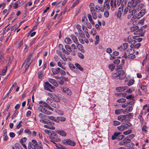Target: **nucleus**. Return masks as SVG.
<instances>
[{
	"mask_svg": "<svg viewBox=\"0 0 149 149\" xmlns=\"http://www.w3.org/2000/svg\"><path fill=\"white\" fill-rule=\"evenodd\" d=\"M113 123L114 125L116 126L120 124V123L118 121L114 120L113 121Z\"/></svg>",
	"mask_w": 149,
	"mask_h": 149,
	"instance_id": "obj_60",
	"label": "nucleus"
},
{
	"mask_svg": "<svg viewBox=\"0 0 149 149\" xmlns=\"http://www.w3.org/2000/svg\"><path fill=\"white\" fill-rule=\"evenodd\" d=\"M56 132L61 136H65L66 135V133L65 132L62 130H56Z\"/></svg>",
	"mask_w": 149,
	"mask_h": 149,
	"instance_id": "obj_25",
	"label": "nucleus"
},
{
	"mask_svg": "<svg viewBox=\"0 0 149 149\" xmlns=\"http://www.w3.org/2000/svg\"><path fill=\"white\" fill-rule=\"evenodd\" d=\"M139 86L142 90L144 91H147V86L146 85H143L141 83H140L139 84Z\"/></svg>",
	"mask_w": 149,
	"mask_h": 149,
	"instance_id": "obj_32",
	"label": "nucleus"
},
{
	"mask_svg": "<svg viewBox=\"0 0 149 149\" xmlns=\"http://www.w3.org/2000/svg\"><path fill=\"white\" fill-rule=\"evenodd\" d=\"M118 120H125L124 115L123 116H119L118 118Z\"/></svg>",
	"mask_w": 149,
	"mask_h": 149,
	"instance_id": "obj_47",
	"label": "nucleus"
},
{
	"mask_svg": "<svg viewBox=\"0 0 149 149\" xmlns=\"http://www.w3.org/2000/svg\"><path fill=\"white\" fill-rule=\"evenodd\" d=\"M69 66L70 68L72 70H73L75 68L74 66L72 64H69Z\"/></svg>",
	"mask_w": 149,
	"mask_h": 149,
	"instance_id": "obj_63",
	"label": "nucleus"
},
{
	"mask_svg": "<svg viewBox=\"0 0 149 149\" xmlns=\"http://www.w3.org/2000/svg\"><path fill=\"white\" fill-rule=\"evenodd\" d=\"M44 127L46 128L49 129H52V130H54L55 128L54 126H51L49 127V125H44Z\"/></svg>",
	"mask_w": 149,
	"mask_h": 149,
	"instance_id": "obj_52",
	"label": "nucleus"
},
{
	"mask_svg": "<svg viewBox=\"0 0 149 149\" xmlns=\"http://www.w3.org/2000/svg\"><path fill=\"white\" fill-rule=\"evenodd\" d=\"M92 15H91L90 14H88V19L90 23L93 25H94L95 24L94 22L93 21L92 18Z\"/></svg>",
	"mask_w": 149,
	"mask_h": 149,
	"instance_id": "obj_34",
	"label": "nucleus"
},
{
	"mask_svg": "<svg viewBox=\"0 0 149 149\" xmlns=\"http://www.w3.org/2000/svg\"><path fill=\"white\" fill-rule=\"evenodd\" d=\"M103 7L104 8V9H109L110 8V6L109 4V3L106 2V1H104V7Z\"/></svg>",
	"mask_w": 149,
	"mask_h": 149,
	"instance_id": "obj_36",
	"label": "nucleus"
},
{
	"mask_svg": "<svg viewBox=\"0 0 149 149\" xmlns=\"http://www.w3.org/2000/svg\"><path fill=\"white\" fill-rule=\"evenodd\" d=\"M28 149H43L42 145L40 142L38 143L35 140H33L31 142L28 143Z\"/></svg>",
	"mask_w": 149,
	"mask_h": 149,
	"instance_id": "obj_3",
	"label": "nucleus"
},
{
	"mask_svg": "<svg viewBox=\"0 0 149 149\" xmlns=\"http://www.w3.org/2000/svg\"><path fill=\"white\" fill-rule=\"evenodd\" d=\"M119 74L118 73V71L116 73H113L112 74V77L113 78H116L117 77H119Z\"/></svg>",
	"mask_w": 149,
	"mask_h": 149,
	"instance_id": "obj_56",
	"label": "nucleus"
},
{
	"mask_svg": "<svg viewBox=\"0 0 149 149\" xmlns=\"http://www.w3.org/2000/svg\"><path fill=\"white\" fill-rule=\"evenodd\" d=\"M63 143L65 144L69 145L74 146L75 145V143L74 141H72L70 139H67L63 141Z\"/></svg>",
	"mask_w": 149,
	"mask_h": 149,
	"instance_id": "obj_14",
	"label": "nucleus"
},
{
	"mask_svg": "<svg viewBox=\"0 0 149 149\" xmlns=\"http://www.w3.org/2000/svg\"><path fill=\"white\" fill-rule=\"evenodd\" d=\"M119 78L120 79H124L126 77V74L125 72L123 70H121L118 71Z\"/></svg>",
	"mask_w": 149,
	"mask_h": 149,
	"instance_id": "obj_12",
	"label": "nucleus"
},
{
	"mask_svg": "<svg viewBox=\"0 0 149 149\" xmlns=\"http://www.w3.org/2000/svg\"><path fill=\"white\" fill-rule=\"evenodd\" d=\"M77 47L78 49L80 51L82 52L84 50V47L82 45L80 44L77 43Z\"/></svg>",
	"mask_w": 149,
	"mask_h": 149,
	"instance_id": "obj_33",
	"label": "nucleus"
},
{
	"mask_svg": "<svg viewBox=\"0 0 149 149\" xmlns=\"http://www.w3.org/2000/svg\"><path fill=\"white\" fill-rule=\"evenodd\" d=\"M66 64V63H62L60 62H58L57 63L58 65L63 70H65L66 69V67L65 66V65Z\"/></svg>",
	"mask_w": 149,
	"mask_h": 149,
	"instance_id": "obj_27",
	"label": "nucleus"
},
{
	"mask_svg": "<svg viewBox=\"0 0 149 149\" xmlns=\"http://www.w3.org/2000/svg\"><path fill=\"white\" fill-rule=\"evenodd\" d=\"M134 49H129L127 51L126 54H130L131 53L133 54V53Z\"/></svg>",
	"mask_w": 149,
	"mask_h": 149,
	"instance_id": "obj_45",
	"label": "nucleus"
},
{
	"mask_svg": "<svg viewBox=\"0 0 149 149\" xmlns=\"http://www.w3.org/2000/svg\"><path fill=\"white\" fill-rule=\"evenodd\" d=\"M109 68L112 71L115 68V66L113 64H111L108 66Z\"/></svg>",
	"mask_w": 149,
	"mask_h": 149,
	"instance_id": "obj_59",
	"label": "nucleus"
},
{
	"mask_svg": "<svg viewBox=\"0 0 149 149\" xmlns=\"http://www.w3.org/2000/svg\"><path fill=\"white\" fill-rule=\"evenodd\" d=\"M130 141L131 140L127 137H126L122 142H123V144H125L130 142Z\"/></svg>",
	"mask_w": 149,
	"mask_h": 149,
	"instance_id": "obj_37",
	"label": "nucleus"
},
{
	"mask_svg": "<svg viewBox=\"0 0 149 149\" xmlns=\"http://www.w3.org/2000/svg\"><path fill=\"white\" fill-rule=\"evenodd\" d=\"M96 40L95 41V45H97L99 41V38L98 35H97L95 37Z\"/></svg>",
	"mask_w": 149,
	"mask_h": 149,
	"instance_id": "obj_49",
	"label": "nucleus"
},
{
	"mask_svg": "<svg viewBox=\"0 0 149 149\" xmlns=\"http://www.w3.org/2000/svg\"><path fill=\"white\" fill-rule=\"evenodd\" d=\"M51 134L50 138L52 142L55 143V142H58L60 141V139L58 137L57 135L55 132H52Z\"/></svg>",
	"mask_w": 149,
	"mask_h": 149,
	"instance_id": "obj_6",
	"label": "nucleus"
},
{
	"mask_svg": "<svg viewBox=\"0 0 149 149\" xmlns=\"http://www.w3.org/2000/svg\"><path fill=\"white\" fill-rule=\"evenodd\" d=\"M134 81V80L133 79H130L127 83V85L128 86H130L132 85L133 84Z\"/></svg>",
	"mask_w": 149,
	"mask_h": 149,
	"instance_id": "obj_48",
	"label": "nucleus"
},
{
	"mask_svg": "<svg viewBox=\"0 0 149 149\" xmlns=\"http://www.w3.org/2000/svg\"><path fill=\"white\" fill-rule=\"evenodd\" d=\"M65 47L68 52H71L72 51L71 47L70 45H65Z\"/></svg>",
	"mask_w": 149,
	"mask_h": 149,
	"instance_id": "obj_44",
	"label": "nucleus"
},
{
	"mask_svg": "<svg viewBox=\"0 0 149 149\" xmlns=\"http://www.w3.org/2000/svg\"><path fill=\"white\" fill-rule=\"evenodd\" d=\"M65 120V118L63 117H58L56 118V122H58L59 121H64Z\"/></svg>",
	"mask_w": 149,
	"mask_h": 149,
	"instance_id": "obj_30",
	"label": "nucleus"
},
{
	"mask_svg": "<svg viewBox=\"0 0 149 149\" xmlns=\"http://www.w3.org/2000/svg\"><path fill=\"white\" fill-rule=\"evenodd\" d=\"M44 89L46 90L51 92V89L54 90L55 88L51 85L49 82H45L44 83Z\"/></svg>",
	"mask_w": 149,
	"mask_h": 149,
	"instance_id": "obj_8",
	"label": "nucleus"
},
{
	"mask_svg": "<svg viewBox=\"0 0 149 149\" xmlns=\"http://www.w3.org/2000/svg\"><path fill=\"white\" fill-rule=\"evenodd\" d=\"M95 10L96 12L99 13L101 11L102 12H103L104 11V8L103 7V6H99L98 5H96L94 7Z\"/></svg>",
	"mask_w": 149,
	"mask_h": 149,
	"instance_id": "obj_13",
	"label": "nucleus"
},
{
	"mask_svg": "<svg viewBox=\"0 0 149 149\" xmlns=\"http://www.w3.org/2000/svg\"><path fill=\"white\" fill-rule=\"evenodd\" d=\"M39 103L40 105L37 108L38 111L40 112H46L47 109L51 111H54V109L49 105L45 102L40 101Z\"/></svg>",
	"mask_w": 149,
	"mask_h": 149,
	"instance_id": "obj_1",
	"label": "nucleus"
},
{
	"mask_svg": "<svg viewBox=\"0 0 149 149\" xmlns=\"http://www.w3.org/2000/svg\"><path fill=\"white\" fill-rule=\"evenodd\" d=\"M123 11V7H120L118 9V11L116 15L118 19H120L122 13Z\"/></svg>",
	"mask_w": 149,
	"mask_h": 149,
	"instance_id": "obj_15",
	"label": "nucleus"
},
{
	"mask_svg": "<svg viewBox=\"0 0 149 149\" xmlns=\"http://www.w3.org/2000/svg\"><path fill=\"white\" fill-rule=\"evenodd\" d=\"M127 6L128 7H127L125 8L124 11H123V15H125L127 14L129 11L127 18L129 19L131 18L132 16H133L132 18V20H133L136 18V16L134 15V14L136 12V10L134 9L131 10L130 9V8L132 7V6H129L128 5ZM132 7H133L132 6Z\"/></svg>",
	"mask_w": 149,
	"mask_h": 149,
	"instance_id": "obj_2",
	"label": "nucleus"
},
{
	"mask_svg": "<svg viewBox=\"0 0 149 149\" xmlns=\"http://www.w3.org/2000/svg\"><path fill=\"white\" fill-rule=\"evenodd\" d=\"M65 42L67 44H70L72 41L71 39L68 38H66L65 39Z\"/></svg>",
	"mask_w": 149,
	"mask_h": 149,
	"instance_id": "obj_46",
	"label": "nucleus"
},
{
	"mask_svg": "<svg viewBox=\"0 0 149 149\" xmlns=\"http://www.w3.org/2000/svg\"><path fill=\"white\" fill-rule=\"evenodd\" d=\"M143 4H140L137 6V8L138 10H140L143 8Z\"/></svg>",
	"mask_w": 149,
	"mask_h": 149,
	"instance_id": "obj_64",
	"label": "nucleus"
},
{
	"mask_svg": "<svg viewBox=\"0 0 149 149\" xmlns=\"http://www.w3.org/2000/svg\"><path fill=\"white\" fill-rule=\"evenodd\" d=\"M141 1V0H131L128 2L127 5L129 6L134 7L136 6L138 3L140 2Z\"/></svg>",
	"mask_w": 149,
	"mask_h": 149,
	"instance_id": "obj_9",
	"label": "nucleus"
},
{
	"mask_svg": "<svg viewBox=\"0 0 149 149\" xmlns=\"http://www.w3.org/2000/svg\"><path fill=\"white\" fill-rule=\"evenodd\" d=\"M7 130L5 129L3 131V140L4 141H7L8 139V137L7 135Z\"/></svg>",
	"mask_w": 149,
	"mask_h": 149,
	"instance_id": "obj_22",
	"label": "nucleus"
},
{
	"mask_svg": "<svg viewBox=\"0 0 149 149\" xmlns=\"http://www.w3.org/2000/svg\"><path fill=\"white\" fill-rule=\"evenodd\" d=\"M143 109L146 112L149 111V104L144 105L143 107Z\"/></svg>",
	"mask_w": 149,
	"mask_h": 149,
	"instance_id": "obj_35",
	"label": "nucleus"
},
{
	"mask_svg": "<svg viewBox=\"0 0 149 149\" xmlns=\"http://www.w3.org/2000/svg\"><path fill=\"white\" fill-rule=\"evenodd\" d=\"M131 31L134 32V35H138V36H143V33L142 32V29H139L138 26H133L130 28Z\"/></svg>",
	"mask_w": 149,
	"mask_h": 149,
	"instance_id": "obj_4",
	"label": "nucleus"
},
{
	"mask_svg": "<svg viewBox=\"0 0 149 149\" xmlns=\"http://www.w3.org/2000/svg\"><path fill=\"white\" fill-rule=\"evenodd\" d=\"M91 33L93 34V36L95 35L96 33V31L94 29H92L91 30Z\"/></svg>",
	"mask_w": 149,
	"mask_h": 149,
	"instance_id": "obj_62",
	"label": "nucleus"
},
{
	"mask_svg": "<svg viewBox=\"0 0 149 149\" xmlns=\"http://www.w3.org/2000/svg\"><path fill=\"white\" fill-rule=\"evenodd\" d=\"M60 68H53L52 69V73L54 74H58L59 72Z\"/></svg>",
	"mask_w": 149,
	"mask_h": 149,
	"instance_id": "obj_26",
	"label": "nucleus"
},
{
	"mask_svg": "<svg viewBox=\"0 0 149 149\" xmlns=\"http://www.w3.org/2000/svg\"><path fill=\"white\" fill-rule=\"evenodd\" d=\"M118 129L120 131H123L127 129L126 123H123L121 125L118 127Z\"/></svg>",
	"mask_w": 149,
	"mask_h": 149,
	"instance_id": "obj_17",
	"label": "nucleus"
},
{
	"mask_svg": "<svg viewBox=\"0 0 149 149\" xmlns=\"http://www.w3.org/2000/svg\"><path fill=\"white\" fill-rule=\"evenodd\" d=\"M31 101V99H29L28 100L27 105L29 106V107H28V109H31V108L30 107L31 106V105L32 106L33 105V103H31V104L30 103V102Z\"/></svg>",
	"mask_w": 149,
	"mask_h": 149,
	"instance_id": "obj_41",
	"label": "nucleus"
},
{
	"mask_svg": "<svg viewBox=\"0 0 149 149\" xmlns=\"http://www.w3.org/2000/svg\"><path fill=\"white\" fill-rule=\"evenodd\" d=\"M60 56L61 58L65 61H66L67 60V58L65 57L64 55L63 54H60Z\"/></svg>",
	"mask_w": 149,
	"mask_h": 149,
	"instance_id": "obj_53",
	"label": "nucleus"
},
{
	"mask_svg": "<svg viewBox=\"0 0 149 149\" xmlns=\"http://www.w3.org/2000/svg\"><path fill=\"white\" fill-rule=\"evenodd\" d=\"M137 36H133L131 35H130L128 37L127 41L129 43H135L136 41L133 39H137Z\"/></svg>",
	"mask_w": 149,
	"mask_h": 149,
	"instance_id": "obj_10",
	"label": "nucleus"
},
{
	"mask_svg": "<svg viewBox=\"0 0 149 149\" xmlns=\"http://www.w3.org/2000/svg\"><path fill=\"white\" fill-rule=\"evenodd\" d=\"M78 55L79 56V57L83 59L84 58V55L81 53H78Z\"/></svg>",
	"mask_w": 149,
	"mask_h": 149,
	"instance_id": "obj_61",
	"label": "nucleus"
},
{
	"mask_svg": "<svg viewBox=\"0 0 149 149\" xmlns=\"http://www.w3.org/2000/svg\"><path fill=\"white\" fill-rule=\"evenodd\" d=\"M135 90V88L132 87L127 90L126 92L128 93H131L133 92H134Z\"/></svg>",
	"mask_w": 149,
	"mask_h": 149,
	"instance_id": "obj_39",
	"label": "nucleus"
},
{
	"mask_svg": "<svg viewBox=\"0 0 149 149\" xmlns=\"http://www.w3.org/2000/svg\"><path fill=\"white\" fill-rule=\"evenodd\" d=\"M126 101V100L123 98H120L117 100V102L119 103H123L125 102Z\"/></svg>",
	"mask_w": 149,
	"mask_h": 149,
	"instance_id": "obj_43",
	"label": "nucleus"
},
{
	"mask_svg": "<svg viewBox=\"0 0 149 149\" xmlns=\"http://www.w3.org/2000/svg\"><path fill=\"white\" fill-rule=\"evenodd\" d=\"M62 91L63 92L69 95H71L72 94L71 90L66 87H63Z\"/></svg>",
	"mask_w": 149,
	"mask_h": 149,
	"instance_id": "obj_16",
	"label": "nucleus"
},
{
	"mask_svg": "<svg viewBox=\"0 0 149 149\" xmlns=\"http://www.w3.org/2000/svg\"><path fill=\"white\" fill-rule=\"evenodd\" d=\"M26 139H27L26 137H24L21 139L20 140V143L22 144L24 148L26 149H27L26 145L24 143V142L26 141Z\"/></svg>",
	"mask_w": 149,
	"mask_h": 149,
	"instance_id": "obj_24",
	"label": "nucleus"
},
{
	"mask_svg": "<svg viewBox=\"0 0 149 149\" xmlns=\"http://www.w3.org/2000/svg\"><path fill=\"white\" fill-rule=\"evenodd\" d=\"M121 134L120 132H116L112 136V138L113 140H114L116 139L118 140H121L123 139L124 137V136L123 135H120Z\"/></svg>",
	"mask_w": 149,
	"mask_h": 149,
	"instance_id": "obj_7",
	"label": "nucleus"
},
{
	"mask_svg": "<svg viewBox=\"0 0 149 149\" xmlns=\"http://www.w3.org/2000/svg\"><path fill=\"white\" fill-rule=\"evenodd\" d=\"M71 37L73 42L76 44L78 43V40L76 37L74 35H71Z\"/></svg>",
	"mask_w": 149,
	"mask_h": 149,
	"instance_id": "obj_38",
	"label": "nucleus"
},
{
	"mask_svg": "<svg viewBox=\"0 0 149 149\" xmlns=\"http://www.w3.org/2000/svg\"><path fill=\"white\" fill-rule=\"evenodd\" d=\"M125 0H117V4L119 6L121 3V5L124 6L126 4Z\"/></svg>",
	"mask_w": 149,
	"mask_h": 149,
	"instance_id": "obj_29",
	"label": "nucleus"
},
{
	"mask_svg": "<svg viewBox=\"0 0 149 149\" xmlns=\"http://www.w3.org/2000/svg\"><path fill=\"white\" fill-rule=\"evenodd\" d=\"M125 119L126 118H131L132 117V114L131 113H129L127 114L124 115Z\"/></svg>",
	"mask_w": 149,
	"mask_h": 149,
	"instance_id": "obj_50",
	"label": "nucleus"
},
{
	"mask_svg": "<svg viewBox=\"0 0 149 149\" xmlns=\"http://www.w3.org/2000/svg\"><path fill=\"white\" fill-rule=\"evenodd\" d=\"M128 58H129L133 59L135 58V55L131 53L130 54L128 55Z\"/></svg>",
	"mask_w": 149,
	"mask_h": 149,
	"instance_id": "obj_54",
	"label": "nucleus"
},
{
	"mask_svg": "<svg viewBox=\"0 0 149 149\" xmlns=\"http://www.w3.org/2000/svg\"><path fill=\"white\" fill-rule=\"evenodd\" d=\"M7 59H9V58H6V57L4 56L3 54H1V55L0 56V62L3 63Z\"/></svg>",
	"mask_w": 149,
	"mask_h": 149,
	"instance_id": "obj_28",
	"label": "nucleus"
},
{
	"mask_svg": "<svg viewBox=\"0 0 149 149\" xmlns=\"http://www.w3.org/2000/svg\"><path fill=\"white\" fill-rule=\"evenodd\" d=\"M30 63H31L30 62V59L29 58H28L25 61L24 63L22 65V66H24L25 70H26L29 68L30 64Z\"/></svg>",
	"mask_w": 149,
	"mask_h": 149,
	"instance_id": "obj_18",
	"label": "nucleus"
},
{
	"mask_svg": "<svg viewBox=\"0 0 149 149\" xmlns=\"http://www.w3.org/2000/svg\"><path fill=\"white\" fill-rule=\"evenodd\" d=\"M95 6L93 3H91L89 5V8L93 18L94 19L96 20L97 18V15L94 8Z\"/></svg>",
	"mask_w": 149,
	"mask_h": 149,
	"instance_id": "obj_5",
	"label": "nucleus"
},
{
	"mask_svg": "<svg viewBox=\"0 0 149 149\" xmlns=\"http://www.w3.org/2000/svg\"><path fill=\"white\" fill-rule=\"evenodd\" d=\"M104 17H108L109 15V11L107 10H105L104 12Z\"/></svg>",
	"mask_w": 149,
	"mask_h": 149,
	"instance_id": "obj_58",
	"label": "nucleus"
},
{
	"mask_svg": "<svg viewBox=\"0 0 149 149\" xmlns=\"http://www.w3.org/2000/svg\"><path fill=\"white\" fill-rule=\"evenodd\" d=\"M56 98H57V99L54 100L55 101H53V103L51 104V106L54 108H58L59 105L58 102L60 101V100L58 97H56Z\"/></svg>",
	"mask_w": 149,
	"mask_h": 149,
	"instance_id": "obj_11",
	"label": "nucleus"
},
{
	"mask_svg": "<svg viewBox=\"0 0 149 149\" xmlns=\"http://www.w3.org/2000/svg\"><path fill=\"white\" fill-rule=\"evenodd\" d=\"M75 66L79 70L81 71H83V69L81 67V66L78 63H76L75 64Z\"/></svg>",
	"mask_w": 149,
	"mask_h": 149,
	"instance_id": "obj_42",
	"label": "nucleus"
},
{
	"mask_svg": "<svg viewBox=\"0 0 149 149\" xmlns=\"http://www.w3.org/2000/svg\"><path fill=\"white\" fill-rule=\"evenodd\" d=\"M132 130H129L125 132H124L123 133L125 135H127L128 134L131 133H132Z\"/></svg>",
	"mask_w": 149,
	"mask_h": 149,
	"instance_id": "obj_57",
	"label": "nucleus"
},
{
	"mask_svg": "<svg viewBox=\"0 0 149 149\" xmlns=\"http://www.w3.org/2000/svg\"><path fill=\"white\" fill-rule=\"evenodd\" d=\"M146 13V10L145 9H142L139 13L138 14L137 18H140L143 16Z\"/></svg>",
	"mask_w": 149,
	"mask_h": 149,
	"instance_id": "obj_21",
	"label": "nucleus"
},
{
	"mask_svg": "<svg viewBox=\"0 0 149 149\" xmlns=\"http://www.w3.org/2000/svg\"><path fill=\"white\" fill-rule=\"evenodd\" d=\"M54 99H52L48 97L46 100V103L48 104H50L51 105V104L53 103L54 101Z\"/></svg>",
	"mask_w": 149,
	"mask_h": 149,
	"instance_id": "obj_31",
	"label": "nucleus"
},
{
	"mask_svg": "<svg viewBox=\"0 0 149 149\" xmlns=\"http://www.w3.org/2000/svg\"><path fill=\"white\" fill-rule=\"evenodd\" d=\"M128 47L127 43H125L121 44L119 47H118V49L120 50H123L126 49Z\"/></svg>",
	"mask_w": 149,
	"mask_h": 149,
	"instance_id": "obj_19",
	"label": "nucleus"
},
{
	"mask_svg": "<svg viewBox=\"0 0 149 149\" xmlns=\"http://www.w3.org/2000/svg\"><path fill=\"white\" fill-rule=\"evenodd\" d=\"M82 29L85 33L87 32V31H88V30L87 28V27H86L84 25H82Z\"/></svg>",
	"mask_w": 149,
	"mask_h": 149,
	"instance_id": "obj_55",
	"label": "nucleus"
},
{
	"mask_svg": "<svg viewBox=\"0 0 149 149\" xmlns=\"http://www.w3.org/2000/svg\"><path fill=\"white\" fill-rule=\"evenodd\" d=\"M127 86L119 87L116 88V89L118 92H122L127 89Z\"/></svg>",
	"mask_w": 149,
	"mask_h": 149,
	"instance_id": "obj_23",
	"label": "nucleus"
},
{
	"mask_svg": "<svg viewBox=\"0 0 149 149\" xmlns=\"http://www.w3.org/2000/svg\"><path fill=\"white\" fill-rule=\"evenodd\" d=\"M43 71H42L40 72H39L38 73V77L40 79H41L42 78V76L43 74Z\"/></svg>",
	"mask_w": 149,
	"mask_h": 149,
	"instance_id": "obj_51",
	"label": "nucleus"
},
{
	"mask_svg": "<svg viewBox=\"0 0 149 149\" xmlns=\"http://www.w3.org/2000/svg\"><path fill=\"white\" fill-rule=\"evenodd\" d=\"M48 95L52 99H54V100L57 99L55 95L51 93H48Z\"/></svg>",
	"mask_w": 149,
	"mask_h": 149,
	"instance_id": "obj_40",
	"label": "nucleus"
},
{
	"mask_svg": "<svg viewBox=\"0 0 149 149\" xmlns=\"http://www.w3.org/2000/svg\"><path fill=\"white\" fill-rule=\"evenodd\" d=\"M48 81L51 84L55 87H57L58 86V84L55 80L52 78H49L48 79Z\"/></svg>",
	"mask_w": 149,
	"mask_h": 149,
	"instance_id": "obj_20",
	"label": "nucleus"
}]
</instances>
